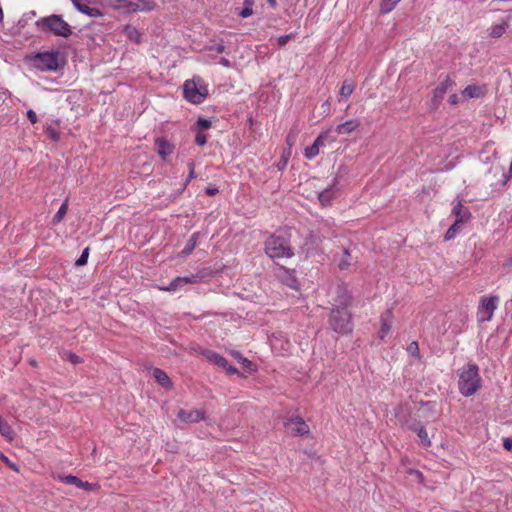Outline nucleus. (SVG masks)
<instances>
[{"mask_svg":"<svg viewBox=\"0 0 512 512\" xmlns=\"http://www.w3.org/2000/svg\"><path fill=\"white\" fill-rule=\"evenodd\" d=\"M229 374H235L238 372L237 368L233 367L232 365L227 362V367H223Z\"/></svg>","mask_w":512,"mask_h":512,"instance_id":"4d7b16f0","label":"nucleus"},{"mask_svg":"<svg viewBox=\"0 0 512 512\" xmlns=\"http://www.w3.org/2000/svg\"><path fill=\"white\" fill-rule=\"evenodd\" d=\"M458 388L465 397L474 395L481 388V377L476 364H467L459 370Z\"/></svg>","mask_w":512,"mask_h":512,"instance_id":"f03ea898","label":"nucleus"},{"mask_svg":"<svg viewBox=\"0 0 512 512\" xmlns=\"http://www.w3.org/2000/svg\"><path fill=\"white\" fill-rule=\"evenodd\" d=\"M212 127V122L209 119L206 118H198L196 122V130L198 131H205Z\"/></svg>","mask_w":512,"mask_h":512,"instance_id":"4c0bfd02","label":"nucleus"},{"mask_svg":"<svg viewBox=\"0 0 512 512\" xmlns=\"http://www.w3.org/2000/svg\"><path fill=\"white\" fill-rule=\"evenodd\" d=\"M456 86L454 80H452L449 76L446 78L434 89L433 92V100L435 102H440L444 98V95L447 91L453 89Z\"/></svg>","mask_w":512,"mask_h":512,"instance_id":"ddd939ff","label":"nucleus"},{"mask_svg":"<svg viewBox=\"0 0 512 512\" xmlns=\"http://www.w3.org/2000/svg\"><path fill=\"white\" fill-rule=\"evenodd\" d=\"M460 229H461V223H458L455 221L449 227V229L446 231V233L444 235V240L449 241V240L454 239L456 237V235L459 233Z\"/></svg>","mask_w":512,"mask_h":512,"instance_id":"7c9ffc66","label":"nucleus"},{"mask_svg":"<svg viewBox=\"0 0 512 512\" xmlns=\"http://www.w3.org/2000/svg\"><path fill=\"white\" fill-rule=\"evenodd\" d=\"M511 317H512V313H511Z\"/></svg>","mask_w":512,"mask_h":512,"instance_id":"774afa93","label":"nucleus"},{"mask_svg":"<svg viewBox=\"0 0 512 512\" xmlns=\"http://www.w3.org/2000/svg\"><path fill=\"white\" fill-rule=\"evenodd\" d=\"M233 356H234V357H237V358H242V357H241V354H240L239 352H234V353H233Z\"/></svg>","mask_w":512,"mask_h":512,"instance_id":"69168bd1","label":"nucleus"},{"mask_svg":"<svg viewBox=\"0 0 512 512\" xmlns=\"http://www.w3.org/2000/svg\"><path fill=\"white\" fill-rule=\"evenodd\" d=\"M199 236H200L199 232H194L190 236L189 240L187 241L186 245L184 246L183 250L181 251L182 256H188L192 253V251L197 246Z\"/></svg>","mask_w":512,"mask_h":512,"instance_id":"4be33fe9","label":"nucleus"},{"mask_svg":"<svg viewBox=\"0 0 512 512\" xmlns=\"http://www.w3.org/2000/svg\"><path fill=\"white\" fill-rule=\"evenodd\" d=\"M406 350L411 356H414L418 360H421L419 345L417 341L410 342Z\"/></svg>","mask_w":512,"mask_h":512,"instance_id":"e433bc0d","label":"nucleus"},{"mask_svg":"<svg viewBox=\"0 0 512 512\" xmlns=\"http://www.w3.org/2000/svg\"><path fill=\"white\" fill-rule=\"evenodd\" d=\"M352 256L350 254V250L348 248H343L342 256L338 262V267L340 270H346L352 265Z\"/></svg>","mask_w":512,"mask_h":512,"instance_id":"393cba45","label":"nucleus"},{"mask_svg":"<svg viewBox=\"0 0 512 512\" xmlns=\"http://www.w3.org/2000/svg\"><path fill=\"white\" fill-rule=\"evenodd\" d=\"M202 279V276L199 274H189L185 276H179L174 278L167 287H162L161 290L164 291H178L182 289L184 286L188 284H196L199 283Z\"/></svg>","mask_w":512,"mask_h":512,"instance_id":"9d476101","label":"nucleus"},{"mask_svg":"<svg viewBox=\"0 0 512 512\" xmlns=\"http://www.w3.org/2000/svg\"><path fill=\"white\" fill-rule=\"evenodd\" d=\"M188 166H189V174H188V177L186 179L185 185H187L192 179L195 178V173H194L195 164H194V162H189Z\"/></svg>","mask_w":512,"mask_h":512,"instance_id":"de8ad7c7","label":"nucleus"},{"mask_svg":"<svg viewBox=\"0 0 512 512\" xmlns=\"http://www.w3.org/2000/svg\"><path fill=\"white\" fill-rule=\"evenodd\" d=\"M26 115H27V118L29 119V121H30L32 124H35V123H37V122H38V117H37V115H36V113H35V111H34V110L29 109V110L27 111Z\"/></svg>","mask_w":512,"mask_h":512,"instance_id":"3c124183","label":"nucleus"},{"mask_svg":"<svg viewBox=\"0 0 512 512\" xmlns=\"http://www.w3.org/2000/svg\"><path fill=\"white\" fill-rule=\"evenodd\" d=\"M267 3L272 7L275 8L277 6L276 0H267Z\"/></svg>","mask_w":512,"mask_h":512,"instance_id":"e2e57ef3","label":"nucleus"},{"mask_svg":"<svg viewBox=\"0 0 512 512\" xmlns=\"http://www.w3.org/2000/svg\"><path fill=\"white\" fill-rule=\"evenodd\" d=\"M177 418L184 423H197L205 419V412L199 409H194L191 411L179 409L177 412Z\"/></svg>","mask_w":512,"mask_h":512,"instance_id":"9b49d317","label":"nucleus"},{"mask_svg":"<svg viewBox=\"0 0 512 512\" xmlns=\"http://www.w3.org/2000/svg\"><path fill=\"white\" fill-rule=\"evenodd\" d=\"M265 253L273 260L291 258L294 253L286 231L277 230L265 241Z\"/></svg>","mask_w":512,"mask_h":512,"instance_id":"f257e3e1","label":"nucleus"},{"mask_svg":"<svg viewBox=\"0 0 512 512\" xmlns=\"http://www.w3.org/2000/svg\"><path fill=\"white\" fill-rule=\"evenodd\" d=\"M322 108H323V112H328L329 111V103L328 101L324 102L322 104Z\"/></svg>","mask_w":512,"mask_h":512,"instance_id":"680f3d73","label":"nucleus"},{"mask_svg":"<svg viewBox=\"0 0 512 512\" xmlns=\"http://www.w3.org/2000/svg\"><path fill=\"white\" fill-rule=\"evenodd\" d=\"M107 4L115 9H122L130 13L129 0H106Z\"/></svg>","mask_w":512,"mask_h":512,"instance_id":"c756f323","label":"nucleus"},{"mask_svg":"<svg viewBox=\"0 0 512 512\" xmlns=\"http://www.w3.org/2000/svg\"><path fill=\"white\" fill-rule=\"evenodd\" d=\"M155 147L159 156L165 161L174 152V145L163 137L155 140Z\"/></svg>","mask_w":512,"mask_h":512,"instance_id":"4468645a","label":"nucleus"},{"mask_svg":"<svg viewBox=\"0 0 512 512\" xmlns=\"http://www.w3.org/2000/svg\"><path fill=\"white\" fill-rule=\"evenodd\" d=\"M72 3L79 12L89 17L97 18L102 16V12L100 9L96 7H90L87 4L83 3L82 0H72Z\"/></svg>","mask_w":512,"mask_h":512,"instance_id":"2eb2a0df","label":"nucleus"},{"mask_svg":"<svg viewBox=\"0 0 512 512\" xmlns=\"http://www.w3.org/2000/svg\"><path fill=\"white\" fill-rule=\"evenodd\" d=\"M153 377L157 381L159 385H161L164 388H171L172 387V381L169 378V376L160 368H154L153 370Z\"/></svg>","mask_w":512,"mask_h":512,"instance_id":"6ab92c4d","label":"nucleus"},{"mask_svg":"<svg viewBox=\"0 0 512 512\" xmlns=\"http://www.w3.org/2000/svg\"><path fill=\"white\" fill-rule=\"evenodd\" d=\"M452 214L455 216V221L461 224L466 223L471 218L468 207L464 206L461 200L454 201Z\"/></svg>","mask_w":512,"mask_h":512,"instance_id":"f8f14e48","label":"nucleus"},{"mask_svg":"<svg viewBox=\"0 0 512 512\" xmlns=\"http://www.w3.org/2000/svg\"><path fill=\"white\" fill-rule=\"evenodd\" d=\"M298 134H299V130L295 126L290 129V131L286 137V144L288 146L287 149H289L290 151H291L292 146H294L297 142Z\"/></svg>","mask_w":512,"mask_h":512,"instance_id":"2f4dec72","label":"nucleus"},{"mask_svg":"<svg viewBox=\"0 0 512 512\" xmlns=\"http://www.w3.org/2000/svg\"><path fill=\"white\" fill-rule=\"evenodd\" d=\"M211 51H215L218 54H222L225 52V46L222 43L215 44L210 47Z\"/></svg>","mask_w":512,"mask_h":512,"instance_id":"603ef678","label":"nucleus"},{"mask_svg":"<svg viewBox=\"0 0 512 512\" xmlns=\"http://www.w3.org/2000/svg\"><path fill=\"white\" fill-rule=\"evenodd\" d=\"M498 303L499 297L497 295L481 297L477 309L478 321H490L493 317L494 311L497 309Z\"/></svg>","mask_w":512,"mask_h":512,"instance_id":"0eeeda50","label":"nucleus"},{"mask_svg":"<svg viewBox=\"0 0 512 512\" xmlns=\"http://www.w3.org/2000/svg\"><path fill=\"white\" fill-rule=\"evenodd\" d=\"M462 95L465 98H479L482 95V90L477 85H468L463 91Z\"/></svg>","mask_w":512,"mask_h":512,"instance_id":"bb28decb","label":"nucleus"},{"mask_svg":"<svg viewBox=\"0 0 512 512\" xmlns=\"http://www.w3.org/2000/svg\"><path fill=\"white\" fill-rule=\"evenodd\" d=\"M284 272H285V276L282 278L283 283L286 286H288L289 288L297 290L299 285H298V280L295 277V275L285 269H284Z\"/></svg>","mask_w":512,"mask_h":512,"instance_id":"cd10ccee","label":"nucleus"},{"mask_svg":"<svg viewBox=\"0 0 512 512\" xmlns=\"http://www.w3.org/2000/svg\"><path fill=\"white\" fill-rule=\"evenodd\" d=\"M125 34L130 40L134 41L135 43L141 42V34L135 27L127 26L125 28Z\"/></svg>","mask_w":512,"mask_h":512,"instance_id":"72a5a7b5","label":"nucleus"},{"mask_svg":"<svg viewBox=\"0 0 512 512\" xmlns=\"http://www.w3.org/2000/svg\"><path fill=\"white\" fill-rule=\"evenodd\" d=\"M242 360H243V364H244L245 366H249V365L251 364V361H249V360H248V359H246V358H242Z\"/></svg>","mask_w":512,"mask_h":512,"instance_id":"0e129e2a","label":"nucleus"},{"mask_svg":"<svg viewBox=\"0 0 512 512\" xmlns=\"http://www.w3.org/2000/svg\"><path fill=\"white\" fill-rule=\"evenodd\" d=\"M130 13L137 11H151L155 7L154 0H129Z\"/></svg>","mask_w":512,"mask_h":512,"instance_id":"dca6fc26","label":"nucleus"},{"mask_svg":"<svg viewBox=\"0 0 512 512\" xmlns=\"http://www.w3.org/2000/svg\"><path fill=\"white\" fill-rule=\"evenodd\" d=\"M400 0H382L380 8L382 13H389Z\"/></svg>","mask_w":512,"mask_h":512,"instance_id":"f704fd0d","label":"nucleus"},{"mask_svg":"<svg viewBox=\"0 0 512 512\" xmlns=\"http://www.w3.org/2000/svg\"><path fill=\"white\" fill-rule=\"evenodd\" d=\"M89 247H86L83 251L80 257L76 260L77 266H83L87 263L88 256H89Z\"/></svg>","mask_w":512,"mask_h":512,"instance_id":"79ce46f5","label":"nucleus"},{"mask_svg":"<svg viewBox=\"0 0 512 512\" xmlns=\"http://www.w3.org/2000/svg\"><path fill=\"white\" fill-rule=\"evenodd\" d=\"M255 0H244V7L252 8Z\"/></svg>","mask_w":512,"mask_h":512,"instance_id":"052dcab7","label":"nucleus"},{"mask_svg":"<svg viewBox=\"0 0 512 512\" xmlns=\"http://www.w3.org/2000/svg\"><path fill=\"white\" fill-rule=\"evenodd\" d=\"M195 142L199 146H204L207 143V135L203 131L196 130Z\"/></svg>","mask_w":512,"mask_h":512,"instance_id":"37998d69","label":"nucleus"},{"mask_svg":"<svg viewBox=\"0 0 512 512\" xmlns=\"http://www.w3.org/2000/svg\"><path fill=\"white\" fill-rule=\"evenodd\" d=\"M253 14V8L244 7L238 15L242 18H248Z\"/></svg>","mask_w":512,"mask_h":512,"instance_id":"8fccbe9b","label":"nucleus"},{"mask_svg":"<svg viewBox=\"0 0 512 512\" xmlns=\"http://www.w3.org/2000/svg\"><path fill=\"white\" fill-rule=\"evenodd\" d=\"M411 430L415 431L417 433V436L424 447H430L431 446V440L428 436L427 430L423 425L420 423H414L411 427Z\"/></svg>","mask_w":512,"mask_h":512,"instance_id":"a211bd4d","label":"nucleus"},{"mask_svg":"<svg viewBox=\"0 0 512 512\" xmlns=\"http://www.w3.org/2000/svg\"><path fill=\"white\" fill-rule=\"evenodd\" d=\"M58 480L66 485H74L79 487L81 479L74 475H58Z\"/></svg>","mask_w":512,"mask_h":512,"instance_id":"473e14b6","label":"nucleus"},{"mask_svg":"<svg viewBox=\"0 0 512 512\" xmlns=\"http://www.w3.org/2000/svg\"><path fill=\"white\" fill-rule=\"evenodd\" d=\"M65 355H66V359L69 362H71L72 364H79V363L82 362V359L78 355H76L74 353H70L69 352V353H66Z\"/></svg>","mask_w":512,"mask_h":512,"instance_id":"49530a36","label":"nucleus"},{"mask_svg":"<svg viewBox=\"0 0 512 512\" xmlns=\"http://www.w3.org/2000/svg\"><path fill=\"white\" fill-rule=\"evenodd\" d=\"M329 325L336 333H350L353 329L351 313L347 309H331Z\"/></svg>","mask_w":512,"mask_h":512,"instance_id":"423d86ee","label":"nucleus"},{"mask_svg":"<svg viewBox=\"0 0 512 512\" xmlns=\"http://www.w3.org/2000/svg\"><path fill=\"white\" fill-rule=\"evenodd\" d=\"M295 37V34L291 33V34H287V35H282L280 36L278 39H277V42H278V45L280 47H284L288 41L292 38Z\"/></svg>","mask_w":512,"mask_h":512,"instance_id":"a18cd8bd","label":"nucleus"},{"mask_svg":"<svg viewBox=\"0 0 512 512\" xmlns=\"http://www.w3.org/2000/svg\"><path fill=\"white\" fill-rule=\"evenodd\" d=\"M36 27L42 32H50L55 36L68 38L72 35L71 26L64 21L61 15L52 14L42 17L35 22Z\"/></svg>","mask_w":512,"mask_h":512,"instance_id":"20e7f679","label":"nucleus"},{"mask_svg":"<svg viewBox=\"0 0 512 512\" xmlns=\"http://www.w3.org/2000/svg\"><path fill=\"white\" fill-rule=\"evenodd\" d=\"M205 356L210 362L216 364L217 366L221 368L227 367V359L221 356L219 353L212 350H208L205 353Z\"/></svg>","mask_w":512,"mask_h":512,"instance_id":"412c9836","label":"nucleus"},{"mask_svg":"<svg viewBox=\"0 0 512 512\" xmlns=\"http://www.w3.org/2000/svg\"><path fill=\"white\" fill-rule=\"evenodd\" d=\"M25 59L31 67L42 72L57 71L64 64L59 51L38 52L27 55Z\"/></svg>","mask_w":512,"mask_h":512,"instance_id":"7ed1b4c3","label":"nucleus"},{"mask_svg":"<svg viewBox=\"0 0 512 512\" xmlns=\"http://www.w3.org/2000/svg\"><path fill=\"white\" fill-rule=\"evenodd\" d=\"M335 195H336V188L334 186H331V187L323 190L319 194L318 198H319V201L321 202V204L326 206V205L330 204V202L335 197Z\"/></svg>","mask_w":512,"mask_h":512,"instance_id":"5701e85b","label":"nucleus"},{"mask_svg":"<svg viewBox=\"0 0 512 512\" xmlns=\"http://www.w3.org/2000/svg\"><path fill=\"white\" fill-rule=\"evenodd\" d=\"M291 155V151L289 149H285L282 153L281 160L278 163V169L282 170L288 162V159Z\"/></svg>","mask_w":512,"mask_h":512,"instance_id":"a19ab883","label":"nucleus"},{"mask_svg":"<svg viewBox=\"0 0 512 512\" xmlns=\"http://www.w3.org/2000/svg\"><path fill=\"white\" fill-rule=\"evenodd\" d=\"M334 296L332 297V309H347L352 304V296L348 290V288L343 285L339 284L335 288Z\"/></svg>","mask_w":512,"mask_h":512,"instance_id":"6e6552de","label":"nucleus"},{"mask_svg":"<svg viewBox=\"0 0 512 512\" xmlns=\"http://www.w3.org/2000/svg\"><path fill=\"white\" fill-rule=\"evenodd\" d=\"M360 125L359 121L356 119L348 120L344 123L337 125L336 132L338 134H350Z\"/></svg>","mask_w":512,"mask_h":512,"instance_id":"aec40b11","label":"nucleus"},{"mask_svg":"<svg viewBox=\"0 0 512 512\" xmlns=\"http://www.w3.org/2000/svg\"><path fill=\"white\" fill-rule=\"evenodd\" d=\"M508 26V21L502 20L501 23L490 28L489 36L492 38H500L506 32Z\"/></svg>","mask_w":512,"mask_h":512,"instance_id":"b1692460","label":"nucleus"},{"mask_svg":"<svg viewBox=\"0 0 512 512\" xmlns=\"http://www.w3.org/2000/svg\"><path fill=\"white\" fill-rule=\"evenodd\" d=\"M45 132L48 135V137L50 139H52L53 141H55V142L59 141L60 134L52 125H47L45 127Z\"/></svg>","mask_w":512,"mask_h":512,"instance_id":"58836bf2","label":"nucleus"},{"mask_svg":"<svg viewBox=\"0 0 512 512\" xmlns=\"http://www.w3.org/2000/svg\"><path fill=\"white\" fill-rule=\"evenodd\" d=\"M0 434L7 440L12 441L15 438V432L11 426L0 417Z\"/></svg>","mask_w":512,"mask_h":512,"instance_id":"a878e982","label":"nucleus"},{"mask_svg":"<svg viewBox=\"0 0 512 512\" xmlns=\"http://www.w3.org/2000/svg\"><path fill=\"white\" fill-rule=\"evenodd\" d=\"M219 192L217 187L208 186L206 188V194L209 196H214Z\"/></svg>","mask_w":512,"mask_h":512,"instance_id":"864d4df0","label":"nucleus"},{"mask_svg":"<svg viewBox=\"0 0 512 512\" xmlns=\"http://www.w3.org/2000/svg\"><path fill=\"white\" fill-rule=\"evenodd\" d=\"M0 457L8 464L9 467H11L13 470L17 471V467L14 463H12L6 456H4L2 453L0 454Z\"/></svg>","mask_w":512,"mask_h":512,"instance_id":"6e6d98bb","label":"nucleus"},{"mask_svg":"<svg viewBox=\"0 0 512 512\" xmlns=\"http://www.w3.org/2000/svg\"><path fill=\"white\" fill-rule=\"evenodd\" d=\"M391 328H392V312L390 310H388L381 316V328L379 331L380 338L384 339L390 333Z\"/></svg>","mask_w":512,"mask_h":512,"instance_id":"f3484780","label":"nucleus"},{"mask_svg":"<svg viewBox=\"0 0 512 512\" xmlns=\"http://www.w3.org/2000/svg\"><path fill=\"white\" fill-rule=\"evenodd\" d=\"M458 102H459V97H458L457 94L450 95V97H449V103L450 104L456 105V104H458Z\"/></svg>","mask_w":512,"mask_h":512,"instance_id":"13d9d810","label":"nucleus"},{"mask_svg":"<svg viewBox=\"0 0 512 512\" xmlns=\"http://www.w3.org/2000/svg\"><path fill=\"white\" fill-rule=\"evenodd\" d=\"M503 447L508 451L512 450V439L505 438L503 441Z\"/></svg>","mask_w":512,"mask_h":512,"instance_id":"5fc2aeb1","label":"nucleus"},{"mask_svg":"<svg viewBox=\"0 0 512 512\" xmlns=\"http://www.w3.org/2000/svg\"><path fill=\"white\" fill-rule=\"evenodd\" d=\"M354 91V85L348 81H344L340 89V96L348 98Z\"/></svg>","mask_w":512,"mask_h":512,"instance_id":"c9c22d12","label":"nucleus"},{"mask_svg":"<svg viewBox=\"0 0 512 512\" xmlns=\"http://www.w3.org/2000/svg\"><path fill=\"white\" fill-rule=\"evenodd\" d=\"M67 210H68V200H65L59 210L57 211V213L54 215L53 219H52V223L54 225L60 223L63 218L65 217L66 213H67Z\"/></svg>","mask_w":512,"mask_h":512,"instance_id":"c85d7f7f","label":"nucleus"},{"mask_svg":"<svg viewBox=\"0 0 512 512\" xmlns=\"http://www.w3.org/2000/svg\"><path fill=\"white\" fill-rule=\"evenodd\" d=\"M219 63L224 67H231V62L226 58H222Z\"/></svg>","mask_w":512,"mask_h":512,"instance_id":"bf43d9fd","label":"nucleus"},{"mask_svg":"<svg viewBox=\"0 0 512 512\" xmlns=\"http://www.w3.org/2000/svg\"><path fill=\"white\" fill-rule=\"evenodd\" d=\"M183 93L187 101L193 104H200L207 98L208 88L201 77H193L185 81Z\"/></svg>","mask_w":512,"mask_h":512,"instance_id":"39448f33","label":"nucleus"},{"mask_svg":"<svg viewBox=\"0 0 512 512\" xmlns=\"http://www.w3.org/2000/svg\"><path fill=\"white\" fill-rule=\"evenodd\" d=\"M96 487H97V484H93V483H89V482H83L81 480V483L79 484L78 488H81V489H84V490H87V491H92Z\"/></svg>","mask_w":512,"mask_h":512,"instance_id":"09e8293b","label":"nucleus"},{"mask_svg":"<svg viewBox=\"0 0 512 512\" xmlns=\"http://www.w3.org/2000/svg\"><path fill=\"white\" fill-rule=\"evenodd\" d=\"M3 20V12H2V9L0 8V22Z\"/></svg>","mask_w":512,"mask_h":512,"instance_id":"338daca9","label":"nucleus"},{"mask_svg":"<svg viewBox=\"0 0 512 512\" xmlns=\"http://www.w3.org/2000/svg\"><path fill=\"white\" fill-rule=\"evenodd\" d=\"M328 135H329V130L328 131H325L323 133H321L317 138L316 140L314 141V145H317L318 149H320V147L324 146V143H325V140L328 138Z\"/></svg>","mask_w":512,"mask_h":512,"instance_id":"c03bdc74","label":"nucleus"},{"mask_svg":"<svg viewBox=\"0 0 512 512\" xmlns=\"http://www.w3.org/2000/svg\"><path fill=\"white\" fill-rule=\"evenodd\" d=\"M284 427L292 435L304 436L309 434V426L302 417L292 416L284 421Z\"/></svg>","mask_w":512,"mask_h":512,"instance_id":"1a4fd4ad","label":"nucleus"},{"mask_svg":"<svg viewBox=\"0 0 512 512\" xmlns=\"http://www.w3.org/2000/svg\"><path fill=\"white\" fill-rule=\"evenodd\" d=\"M318 154H319V149H318L317 145H314V144H312L311 146H308V147L305 149V152H304V156H305L307 159H313V158H314V157H316Z\"/></svg>","mask_w":512,"mask_h":512,"instance_id":"ea45409f","label":"nucleus"}]
</instances>
